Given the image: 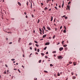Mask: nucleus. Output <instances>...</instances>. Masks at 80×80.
Here are the masks:
<instances>
[{
  "instance_id": "f257e3e1",
  "label": "nucleus",
  "mask_w": 80,
  "mask_h": 80,
  "mask_svg": "<svg viewBox=\"0 0 80 80\" xmlns=\"http://www.w3.org/2000/svg\"><path fill=\"white\" fill-rule=\"evenodd\" d=\"M63 58V57H62V56H59L58 57V59H62Z\"/></svg>"
},
{
  "instance_id": "f03ea898",
  "label": "nucleus",
  "mask_w": 80,
  "mask_h": 80,
  "mask_svg": "<svg viewBox=\"0 0 80 80\" xmlns=\"http://www.w3.org/2000/svg\"><path fill=\"white\" fill-rule=\"evenodd\" d=\"M63 48L62 47H61L59 48V50L60 51H62V50H63Z\"/></svg>"
},
{
  "instance_id": "7ed1b4c3",
  "label": "nucleus",
  "mask_w": 80,
  "mask_h": 80,
  "mask_svg": "<svg viewBox=\"0 0 80 80\" xmlns=\"http://www.w3.org/2000/svg\"><path fill=\"white\" fill-rule=\"evenodd\" d=\"M47 28L48 30H51V28L47 26Z\"/></svg>"
},
{
  "instance_id": "20e7f679",
  "label": "nucleus",
  "mask_w": 80,
  "mask_h": 80,
  "mask_svg": "<svg viewBox=\"0 0 80 80\" xmlns=\"http://www.w3.org/2000/svg\"><path fill=\"white\" fill-rule=\"evenodd\" d=\"M45 45H50V43L49 42H46L45 43Z\"/></svg>"
},
{
  "instance_id": "39448f33",
  "label": "nucleus",
  "mask_w": 80,
  "mask_h": 80,
  "mask_svg": "<svg viewBox=\"0 0 80 80\" xmlns=\"http://www.w3.org/2000/svg\"><path fill=\"white\" fill-rule=\"evenodd\" d=\"M21 38H19L18 40V42L19 43H20V42H21Z\"/></svg>"
},
{
  "instance_id": "423d86ee",
  "label": "nucleus",
  "mask_w": 80,
  "mask_h": 80,
  "mask_svg": "<svg viewBox=\"0 0 80 80\" xmlns=\"http://www.w3.org/2000/svg\"><path fill=\"white\" fill-rule=\"evenodd\" d=\"M67 7L68 8L69 10H70V6L68 5L67 6Z\"/></svg>"
},
{
  "instance_id": "0eeeda50",
  "label": "nucleus",
  "mask_w": 80,
  "mask_h": 80,
  "mask_svg": "<svg viewBox=\"0 0 80 80\" xmlns=\"http://www.w3.org/2000/svg\"><path fill=\"white\" fill-rule=\"evenodd\" d=\"M62 2L63 3L62 6V8H63V6H64V1H63Z\"/></svg>"
},
{
  "instance_id": "6e6552de",
  "label": "nucleus",
  "mask_w": 80,
  "mask_h": 80,
  "mask_svg": "<svg viewBox=\"0 0 80 80\" xmlns=\"http://www.w3.org/2000/svg\"><path fill=\"white\" fill-rule=\"evenodd\" d=\"M18 5H19L20 6H21V5H22V4H21V3H20V2H18Z\"/></svg>"
},
{
  "instance_id": "1a4fd4ad",
  "label": "nucleus",
  "mask_w": 80,
  "mask_h": 80,
  "mask_svg": "<svg viewBox=\"0 0 80 80\" xmlns=\"http://www.w3.org/2000/svg\"><path fill=\"white\" fill-rule=\"evenodd\" d=\"M47 34L43 35V38H45V37H46V36H47Z\"/></svg>"
},
{
  "instance_id": "9d476101",
  "label": "nucleus",
  "mask_w": 80,
  "mask_h": 80,
  "mask_svg": "<svg viewBox=\"0 0 80 80\" xmlns=\"http://www.w3.org/2000/svg\"><path fill=\"white\" fill-rule=\"evenodd\" d=\"M52 20H53V17L51 16V22H52Z\"/></svg>"
},
{
  "instance_id": "9b49d317",
  "label": "nucleus",
  "mask_w": 80,
  "mask_h": 80,
  "mask_svg": "<svg viewBox=\"0 0 80 80\" xmlns=\"http://www.w3.org/2000/svg\"><path fill=\"white\" fill-rule=\"evenodd\" d=\"M63 33H66V29H64L63 31Z\"/></svg>"
},
{
  "instance_id": "f8f14e48",
  "label": "nucleus",
  "mask_w": 80,
  "mask_h": 80,
  "mask_svg": "<svg viewBox=\"0 0 80 80\" xmlns=\"http://www.w3.org/2000/svg\"><path fill=\"white\" fill-rule=\"evenodd\" d=\"M39 29L40 32H42V29H41V28H39Z\"/></svg>"
},
{
  "instance_id": "ddd939ff",
  "label": "nucleus",
  "mask_w": 80,
  "mask_h": 80,
  "mask_svg": "<svg viewBox=\"0 0 80 80\" xmlns=\"http://www.w3.org/2000/svg\"><path fill=\"white\" fill-rule=\"evenodd\" d=\"M60 73L58 72V76H60Z\"/></svg>"
},
{
  "instance_id": "4468645a",
  "label": "nucleus",
  "mask_w": 80,
  "mask_h": 80,
  "mask_svg": "<svg viewBox=\"0 0 80 80\" xmlns=\"http://www.w3.org/2000/svg\"><path fill=\"white\" fill-rule=\"evenodd\" d=\"M52 53H56V51H53L52 52Z\"/></svg>"
},
{
  "instance_id": "2eb2a0df",
  "label": "nucleus",
  "mask_w": 80,
  "mask_h": 80,
  "mask_svg": "<svg viewBox=\"0 0 80 80\" xmlns=\"http://www.w3.org/2000/svg\"><path fill=\"white\" fill-rule=\"evenodd\" d=\"M44 10H48V8L47 7H45V8H44Z\"/></svg>"
},
{
  "instance_id": "dca6fc26",
  "label": "nucleus",
  "mask_w": 80,
  "mask_h": 80,
  "mask_svg": "<svg viewBox=\"0 0 80 80\" xmlns=\"http://www.w3.org/2000/svg\"><path fill=\"white\" fill-rule=\"evenodd\" d=\"M35 45L37 47H38V46H39L38 44H35Z\"/></svg>"
},
{
  "instance_id": "f3484780",
  "label": "nucleus",
  "mask_w": 80,
  "mask_h": 80,
  "mask_svg": "<svg viewBox=\"0 0 80 80\" xmlns=\"http://www.w3.org/2000/svg\"><path fill=\"white\" fill-rule=\"evenodd\" d=\"M41 62H42V60H40L39 61L38 63H41Z\"/></svg>"
},
{
  "instance_id": "a211bd4d",
  "label": "nucleus",
  "mask_w": 80,
  "mask_h": 80,
  "mask_svg": "<svg viewBox=\"0 0 80 80\" xmlns=\"http://www.w3.org/2000/svg\"><path fill=\"white\" fill-rule=\"evenodd\" d=\"M41 55H42L43 56V55H45V54H44V53H41Z\"/></svg>"
},
{
  "instance_id": "6ab92c4d",
  "label": "nucleus",
  "mask_w": 80,
  "mask_h": 80,
  "mask_svg": "<svg viewBox=\"0 0 80 80\" xmlns=\"http://www.w3.org/2000/svg\"><path fill=\"white\" fill-rule=\"evenodd\" d=\"M43 28H44V30L46 31V29H45V26H43Z\"/></svg>"
},
{
  "instance_id": "aec40b11",
  "label": "nucleus",
  "mask_w": 80,
  "mask_h": 80,
  "mask_svg": "<svg viewBox=\"0 0 80 80\" xmlns=\"http://www.w3.org/2000/svg\"><path fill=\"white\" fill-rule=\"evenodd\" d=\"M47 46L45 47V48L43 49V50H46V49H47Z\"/></svg>"
},
{
  "instance_id": "412c9836",
  "label": "nucleus",
  "mask_w": 80,
  "mask_h": 80,
  "mask_svg": "<svg viewBox=\"0 0 80 80\" xmlns=\"http://www.w3.org/2000/svg\"><path fill=\"white\" fill-rule=\"evenodd\" d=\"M54 8H55V9H56V10H58V8H57V7L55 6L54 7Z\"/></svg>"
},
{
  "instance_id": "4be33fe9",
  "label": "nucleus",
  "mask_w": 80,
  "mask_h": 80,
  "mask_svg": "<svg viewBox=\"0 0 80 80\" xmlns=\"http://www.w3.org/2000/svg\"><path fill=\"white\" fill-rule=\"evenodd\" d=\"M32 8V2H31V8Z\"/></svg>"
},
{
  "instance_id": "5701e85b",
  "label": "nucleus",
  "mask_w": 80,
  "mask_h": 80,
  "mask_svg": "<svg viewBox=\"0 0 80 80\" xmlns=\"http://www.w3.org/2000/svg\"><path fill=\"white\" fill-rule=\"evenodd\" d=\"M76 63L74 62H73V65L75 66V65H76Z\"/></svg>"
},
{
  "instance_id": "b1692460",
  "label": "nucleus",
  "mask_w": 80,
  "mask_h": 80,
  "mask_svg": "<svg viewBox=\"0 0 80 80\" xmlns=\"http://www.w3.org/2000/svg\"><path fill=\"white\" fill-rule=\"evenodd\" d=\"M39 22H40V19H38V22H37L38 23H39Z\"/></svg>"
},
{
  "instance_id": "393cba45",
  "label": "nucleus",
  "mask_w": 80,
  "mask_h": 80,
  "mask_svg": "<svg viewBox=\"0 0 80 80\" xmlns=\"http://www.w3.org/2000/svg\"><path fill=\"white\" fill-rule=\"evenodd\" d=\"M67 45L66 44H65L63 45L64 47H67Z\"/></svg>"
},
{
  "instance_id": "a878e982",
  "label": "nucleus",
  "mask_w": 80,
  "mask_h": 80,
  "mask_svg": "<svg viewBox=\"0 0 80 80\" xmlns=\"http://www.w3.org/2000/svg\"><path fill=\"white\" fill-rule=\"evenodd\" d=\"M44 72H45V73H48V72L47 71H44Z\"/></svg>"
},
{
  "instance_id": "bb28decb",
  "label": "nucleus",
  "mask_w": 80,
  "mask_h": 80,
  "mask_svg": "<svg viewBox=\"0 0 80 80\" xmlns=\"http://www.w3.org/2000/svg\"><path fill=\"white\" fill-rule=\"evenodd\" d=\"M70 3H71V2L70 1L69 2H68V5H70Z\"/></svg>"
},
{
  "instance_id": "cd10ccee",
  "label": "nucleus",
  "mask_w": 80,
  "mask_h": 80,
  "mask_svg": "<svg viewBox=\"0 0 80 80\" xmlns=\"http://www.w3.org/2000/svg\"><path fill=\"white\" fill-rule=\"evenodd\" d=\"M40 52V50L39 49H38L37 50V52Z\"/></svg>"
},
{
  "instance_id": "c85d7f7f",
  "label": "nucleus",
  "mask_w": 80,
  "mask_h": 80,
  "mask_svg": "<svg viewBox=\"0 0 80 80\" xmlns=\"http://www.w3.org/2000/svg\"><path fill=\"white\" fill-rule=\"evenodd\" d=\"M18 70L19 72V73H21V72H20V69H18Z\"/></svg>"
},
{
  "instance_id": "c756f323",
  "label": "nucleus",
  "mask_w": 80,
  "mask_h": 80,
  "mask_svg": "<svg viewBox=\"0 0 80 80\" xmlns=\"http://www.w3.org/2000/svg\"><path fill=\"white\" fill-rule=\"evenodd\" d=\"M34 42L35 43H38V42H37V41H34Z\"/></svg>"
},
{
  "instance_id": "7c9ffc66",
  "label": "nucleus",
  "mask_w": 80,
  "mask_h": 80,
  "mask_svg": "<svg viewBox=\"0 0 80 80\" xmlns=\"http://www.w3.org/2000/svg\"><path fill=\"white\" fill-rule=\"evenodd\" d=\"M64 28H65V30H66V26H64Z\"/></svg>"
},
{
  "instance_id": "2f4dec72",
  "label": "nucleus",
  "mask_w": 80,
  "mask_h": 80,
  "mask_svg": "<svg viewBox=\"0 0 80 80\" xmlns=\"http://www.w3.org/2000/svg\"><path fill=\"white\" fill-rule=\"evenodd\" d=\"M69 63H70V64H72V62H69Z\"/></svg>"
},
{
  "instance_id": "473e14b6",
  "label": "nucleus",
  "mask_w": 80,
  "mask_h": 80,
  "mask_svg": "<svg viewBox=\"0 0 80 80\" xmlns=\"http://www.w3.org/2000/svg\"><path fill=\"white\" fill-rule=\"evenodd\" d=\"M32 44V43L31 42H30L29 44V45H31Z\"/></svg>"
},
{
  "instance_id": "72a5a7b5",
  "label": "nucleus",
  "mask_w": 80,
  "mask_h": 80,
  "mask_svg": "<svg viewBox=\"0 0 80 80\" xmlns=\"http://www.w3.org/2000/svg\"><path fill=\"white\" fill-rule=\"evenodd\" d=\"M68 49V48H66L65 49V51H66V50H67Z\"/></svg>"
},
{
  "instance_id": "f704fd0d",
  "label": "nucleus",
  "mask_w": 80,
  "mask_h": 80,
  "mask_svg": "<svg viewBox=\"0 0 80 80\" xmlns=\"http://www.w3.org/2000/svg\"><path fill=\"white\" fill-rule=\"evenodd\" d=\"M4 74H6L7 73V72H6V70H5L4 72Z\"/></svg>"
},
{
  "instance_id": "c9c22d12",
  "label": "nucleus",
  "mask_w": 80,
  "mask_h": 80,
  "mask_svg": "<svg viewBox=\"0 0 80 80\" xmlns=\"http://www.w3.org/2000/svg\"><path fill=\"white\" fill-rule=\"evenodd\" d=\"M50 67H52L53 66V65H52V64H50Z\"/></svg>"
},
{
  "instance_id": "e433bc0d",
  "label": "nucleus",
  "mask_w": 80,
  "mask_h": 80,
  "mask_svg": "<svg viewBox=\"0 0 80 80\" xmlns=\"http://www.w3.org/2000/svg\"><path fill=\"white\" fill-rule=\"evenodd\" d=\"M11 60H12V61H14V60H15V59H11Z\"/></svg>"
},
{
  "instance_id": "4c0bfd02",
  "label": "nucleus",
  "mask_w": 80,
  "mask_h": 80,
  "mask_svg": "<svg viewBox=\"0 0 80 80\" xmlns=\"http://www.w3.org/2000/svg\"><path fill=\"white\" fill-rule=\"evenodd\" d=\"M64 18H65V19H67L68 18V17H65Z\"/></svg>"
},
{
  "instance_id": "58836bf2",
  "label": "nucleus",
  "mask_w": 80,
  "mask_h": 80,
  "mask_svg": "<svg viewBox=\"0 0 80 80\" xmlns=\"http://www.w3.org/2000/svg\"><path fill=\"white\" fill-rule=\"evenodd\" d=\"M63 42H64V41H62V45H63Z\"/></svg>"
},
{
  "instance_id": "ea45409f",
  "label": "nucleus",
  "mask_w": 80,
  "mask_h": 80,
  "mask_svg": "<svg viewBox=\"0 0 80 80\" xmlns=\"http://www.w3.org/2000/svg\"><path fill=\"white\" fill-rule=\"evenodd\" d=\"M62 26H61L60 27V29H62Z\"/></svg>"
},
{
  "instance_id": "a19ab883",
  "label": "nucleus",
  "mask_w": 80,
  "mask_h": 80,
  "mask_svg": "<svg viewBox=\"0 0 80 80\" xmlns=\"http://www.w3.org/2000/svg\"><path fill=\"white\" fill-rule=\"evenodd\" d=\"M30 49V50H32V48L30 47L29 48Z\"/></svg>"
},
{
  "instance_id": "79ce46f5",
  "label": "nucleus",
  "mask_w": 80,
  "mask_h": 80,
  "mask_svg": "<svg viewBox=\"0 0 80 80\" xmlns=\"http://www.w3.org/2000/svg\"><path fill=\"white\" fill-rule=\"evenodd\" d=\"M28 2H27V6H28Z\"/></svg>"
},
{
  "instance_id": "37998d69",
  "label": "nucleus",
  "mask_w": 80,
  "mask_h": 80,
  "mask_svg": "<svg viewBox=\"0 0 80 80\" xmlns=\"http://www.w3.org/2000/svg\"><path fill=\"white\" fill-rule=\"evenodd\" d=\"M42 32H44V29H43V28H42Z\"/></svg>"
},
{
  "instance_id": "c03bdc74",
  "label": "nucleus",
  "mask_w": 80,
  "mask_h": 80,
  "mask_svg": "<svg viewBox=\"0 0 80 80\" xmlns=\"http://www.w3.org/2000/svg\"><path fill=\"white\" fill-rule=\"evenodd\" d=\"M34 50L35 51H37V48H35Z\"/></svg>"
},
{
  "instance_id": "a18cd8bd",
  "label": "nucleus",
  "mask_w": 80,
  "mask_h": 80,
  "mask_svg": "<svg viewBox=\"0 0 80 80\" xmlns=\"http://www.w3.org/2000/svg\"><path fill=\"white\" fill-rule=\"evenodd\" d=\"M5 66L6 67H8V66H7V64H5Z\"/></svg>"
},
{
  "instance_id": "49530a36",
  "label": "nucleus",
  "mask_w": 80,
  "mask_h": 80,
  "mask_svg": "<svg viewBox=\"0 0 80 80\" xmlns=\"http://www.w3.org/2000/svg\"><path fill=\"white\" fill-rule=\"evenodd\" d=\"M55 35H54L53 37V39H54V38H55Z\"/></svg>"
},
{
  "instance_id": "de8ad7c7",
  "label": "nucleus",
  "mask_w": 80,
  "mask_h": 80,
  "mask_svg": "<svg viewBox=\"0 0 80 80\" xmlns=\"http://www.w3.org/2000/svg\"><path fill=\"white\" fill-rule=\"evenodd\" d=\"M22 67H23V68H25L24 67V66H23V65H22Z\"/></svg>"
},
{
  "instance_id": "09e8293b",
  "label": "nucleus",
  "mask_w": 80,
  "mask_h": 80,
  "mask_svg": "<svg viewBox=\"0 0 80 80\" xmlns=\"http://www.w3.org/2000/svg\"><path fill=\"white\" fill-rule=\"evenodd\" d=\"M59 44H60V42H58V43H57V45H59Z\"/></svg>"
},
{
  "instance_id": "8fccbe9b",
  "label": "nucleus",
  "mask_w": 80,
  "mask_h": 80,
  "mask_svg": "<svg viewBox=\"0 0 80 80\" xmlns=\"http://www.w3.org/2000/svg\"><path fill=\"white\" fill-rule=\"evenodd\" d=\"M45 58H48V57L47 56H45Z\"/></svg>"
},
{
  "instance_id": "3c124183",
  "label": "nucleus",
  "mask_w": 80,
  "mask_h": 80,
  "mask_svg": "<svg viewBox=\"0 0 80 80\" xmlns=\"http://www.w3.org/2000/svg\"><path fill=\"white\" fill-rule=\"evenodd\" d=\"M34 80H37V78H34Z\"/></svg>"
},
{
  "instance_id": "603ef678",
  "label": "nucleus",
  "mask_w": 80,
  "mask_h": 80,
  "mask_svg": "<svg viewBox=\"0 0 80 80\" xmlns=\"http://www.w3.org/2000/svg\"><path fill=\"white\" fill-rule=\"evenodd\" d=\"M46 54H48V52H47L46 53Z\"/></svg>"
},
{
  "instance_id": "864d4df0",
  "label": "nucleus",
  "mask_w": 80,
  "mask_h": 80,
  "mask_svg": "<svg viewBox=\"0 0 80 80\" xmlns=\"http://www.w3.org/2000/svg\"><path fill=\"white\" fill-rule=\"evenodd\" d=\"M75 77H74V78L73 77L72 78H73V79H75Z\"/></svg>"
},
{
  "instance_id": "5fc2aeb1",
  "label": "nucleus",
  "mask_w": 80,
  "mask_h": 80,
  "mask_svg": "<svg viewBox=\"0 0 80 80\" xmlns=\"http://www.w3.org/2000/svg\"><path fill=\"white\" fill-rule=\"evenodd\" d=\"M55 19H56V18H55L54 20V22H55Z\"/></svg>"
},
{
  "instance_id": "6e6d98bb",
  "label": "nucleus",
  "mask_w": 80,
  "mask_h": 80,
  "mask_svg": "<svg viewBox=\"0 0 80 80\" xmlns=\"http://www.w3.org/2000/svg\"><path fill=\"white\" fill-rule=\"evenodd\" d=\"M12 42H9V44H12Z\"/></svg>"
},
{
  "instance_id": "4d7b16f0",
  "label": "nucleus",
  "mask_w": 80,
  "mask_h": 80,
  "mask_svg": "<svg viewBox=\"0 0 80 80\" xmlns=\"http://www.w3.org/2000/svg\"><path fill=\"white\" fill-rule=\"evenodd\" d=\"M66 16V15H64V16H63L62 17L63 18V17H65Z\"/></svg>"
},
{
  "instance_id": "13d9d810",
  "label": "nucleus",
  "mask_w": 80,
  "mask_h": 80,
  "mask_svg": "<svg viewBox=\"0 0 80 80\" xmlns=\"http://www.w3.org/2000/svg\"><path fill=\"white\" fill-rule=\"evenodd\" d=\"M24 13L25 15H27V13H26V12H24Z\"/></svg>"
},
{
  "instance_id": "bf43d9fd",
  "label": "nucleus",
  "mask_w": 80,
  "mask_h": 80,
  "mask_svg": "<svg viewBox=\"0 0 80 80\" xmlns=\"http://www.w3.org/2000/svg\"><path fill=\"white\" fill-rule=\"evenodd\" d=\"M43 40V39L42 38V39H40V40Z\"/></svg>"
},
{
  "instance_id": "052dcab7",
  "label": "nucleus",
  "mask_w": 80,
  "mask_h": 80,
  "mask_svg": "<svg viewBox=\"0 0 80 80\" xmlns=\"http://www.w3.org/2000/svg\"><path fill=\"white\" fill-rule=\"evenodd\" d=\"M71 74H72V75H73V72H72L71 73Z\"/></svg>"
},
{
  "instance_id": "680f3d73",
  "label": "nucleus",
  "mask_w": 80,
  "mask_h": 80,
  "mask_svg": "<svg viewBox=\"0 0 80 80\" xmlns=\"http://www.w3.org/2000/svg\"><path fill=\"white\" fill-rule=\"evenodd\" d=\"M36 55H37V54L38 55V52H36Z\"/></svg>"
},
{
  "instance_id": "e2e57ef3",
  "label": "nucleus",
  "mask_w": 80,
  "mask_h": 80,
  "mask_svg": "<svg viewBox=\"0 0 80 80\" xmlns=\"http://www.w3.org/2000/svg\"><path fill=\"white\" fill-rule=\"evenodd\" d=\"M41 5H43V3H41Z\"/></svg>"
},
{
  "instance_id": "0e129e2a",
  "label": "nucleus",
  "mask_w": 80,
  "mask_h": 80,
  "mask_svg": "<svg viewBox=\"0 0 80 80\" xmlns=\"http://www.w3.org/2000/svg\"><path fill=\"white\" fill-rule=\"evenodd\" d=\"M57 30V28H55V31H56Z\"/></svg>"
},
{
  "instance_id": "69168bd1",
  "label": "nucleus",
  "mask_w": 80,
  "mask_h": 80,
  "mask_svg": "<svg viewBox=\"0 0 80 80\" xmlns=\"http://www.w3.org/2000/svg\"><path fill=\"white\" fill-rule=\"evenodd\" d=\"M59 8H61V6L59 5Z\"/></svg>"
},
{
  "instance_id": "338daca9",
  "label": "nucleus",
  "mask_w": 80,
  "mask_h": 80,
  "mask_svg": "<svg viewBox=\"0 0 80 80\" xmlns=\"http://www.w3.org/2000/svg\"><path fill=\"white\" fill-rule=\"evenodd\" d=\"M49 39H51V37H49Z\"/></svg>"
},
{
  "instance_id": "774afa93",
  "label": "nucleus",
  "mask_w": 80,
  "mask_h": 80,
  "mask_svg": "<svg viewBox=\"0 0 80 80\" xmlns=\"http://www.w3.org/2000/svg\"><path fill=\"white\" fill-rule=\"evenodd\" d=\"M68 80V78H66V80Z\"/></svg>"
}]
</instances>
